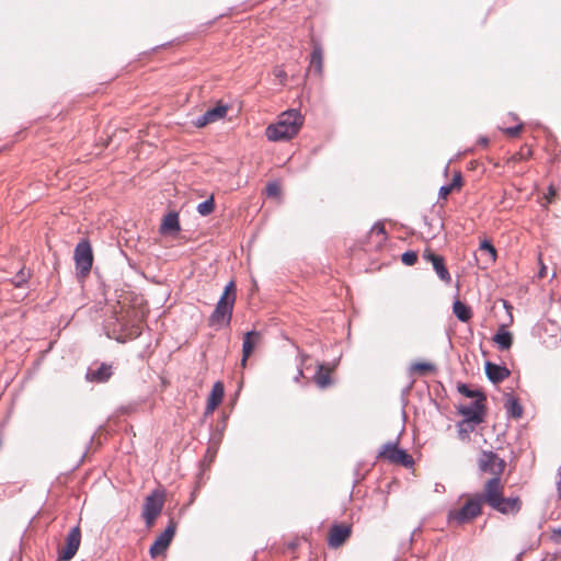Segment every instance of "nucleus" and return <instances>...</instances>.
<instances>
[{"label":"nucleus","mask_w":561,"mask_h":561,"mask_svg":"<svg viewBox=\"0 0 561 561\" xmlns=\"http://www.w3.org/2000/svg\"><path fill=\"white\" fill-rule=\"evenodd\" d=\"M302 126V117L297 110H289L282 113L275 124L266 128V137L271 141H283L291 139L298 134Z\"/></svg>","instance_id":"f257e3e1"},{"label":"nucleus","mask_w":561,"mask_h":561,"mask_svg":"<svg viewBox=\"0 0 561 561\" xmlns=\"http://www.w3.org/2000/svg\"><path fill=\"white\" fill-rule=\"evenodd\" d=\"M236 297V285L231 280L225 286L224 293L209 317L208 323L210 327L220 329L230 323Z\"/></svg>","instance_id":"f03ea898"},{"label":"nucleus","mask_w":561,"mask_h":561,"mask_svg":"<svg viewBox=\"0 0 561 561\" xmlns=\"http://www.w3.org/2000/svg\"><path fill=\"white\" fill-rule=\"evenodd\" d=\"M483 501L493 510L505 514L516 515L522 508V501L518 496H504V493H482Z\"/></svg>","instance_id":"7ed1b4c3"},{"label":"nucleus","mask_w":561,"mask_h":561,"mask_svg":"<svg viewBox=\"0 0 561 561\" xmlns=\"http://www.w3.org/2000/svg\"><path fill=\"white\" fill-rule=\"evenodd\" d=\"M378 458L385 459L392 465H399L404 468H411L414 465L413 457L404 449L399 448L398 443H387L382 445L378 453Z\"/></svg>","instance_id":"20e7f679"},{"label":"nucleus","mask_w":561,"mask_h":561,"mask_svg":"<svg viewBox=\"0 0 561 561\" xmlns=\"http://www.w3.org/2000/svg\"><path fill=\"white\" fill-rule=\"evenodd\" d=\"M481 513L480 500L469 499L465 505L459 510H451L448 512L447 518L449 523H457L458 525L466 524L474 519Z\"/></svg>","instance_id":"39448f33"},{"label":"nucleus","mask_w":561,"mask_h":561,"mask_svg":"<svg viewBox=\"0 0 561 561\" xmlns=\"http://www.w3.org/2000/svg\"><path fill=\"white\" fill-rule=\"evenodd\" d=\"M73 259L78 275L87 276L93 264L92 248L87 240H82L76 245Z\"/></svg>","instance_id":"423d86ee"},{"label":"nucleus","mask_w":561,"mask_h":561,"mask_svg":"<svg viewBox=\"0 0 561 561\" xmlns=\"http://www.w3.org/2000/svg\"><path fill=\"white\" fill-rule=\"evenodd\" d=\"M163 493H150L145 500L141 515L148 527L152 526L163 508L164 499L160 496Z\"/></svg>","instance_id":"0eeeda50"},{"label":"nucleus","mask_w":561,"mask_h":561,"mask_svg":"<svg viewBox=\"0 0 561 561\" xmlns=\"http://www.w3.org/2000/svg\"><path fill=\"white\" fill-rule=\"evenodd\" d=\"M81 542V530L79 526L70 529L66 537V545L59 549L57 561H70L77 553Z\"/></svg>","instance_id":"6e6552de"},{"label":"nucleus","mask_w":561,"mask_h":561,"mask_svg":"<svg viewBox=\"0 0 561 561\" xmlns=\"http://www.w3.org/2000/svg\"><path fill=\"white\" fill-rule=\"evenodd\" d=\"M479 467L483 472L501 476L506 467V462L492 451H483L479 459Z\"/></svg>","instance_id":"1a4fd4ad"},{"label":"nucleus","mask_w":561,"mask_h":561,"mask_svg":"<svg viewBox=\"0 0 561 561\" xmlns=\"http://www.w3.org/2000/svg\"><path fill=\"white\" fill-rule=\"evenodd\" d=\"M484 401L485 397L480 396V398L476 399L469 405H461L459 413L465 417L466 422L480 424L483 422Z\"/></svg>","instance_id":"9d476101"},{"label":"nucleus","mask_w":561,"mask_h":561,"mask_svg":"<svg viewBox=\"0 0 561 561\" xmlns=\"http://www.w3.org/2000/svg\"><path fill=\"white\" fill-rule=\"evenodd\" d=\"M175 534V526L171 523L153 541L149 548V554L152 559L162 554L170 546Z\"/></svg>","instance_id":"9b49d317"},{"label":"nucleus","mask_w":561,"mask_h":561,"mask_svg":"<svg viewBox=\"0 0 561 561\" xmlns=\"http://www.w3.org/2000/svg\"><path fill=\"white\" fill-rule=\"evenodd\" d=\"M352 528L351 526L343 524H333L330 528V534L328 538V545L331 548L341 547L351 536Z\"/></svg>","instance_id":"f8f14e48"},{"label":"nucleus","mask_w":561,"mask_h":561,"mask_svg":"<svg viewBox=\"0 0 561 561\" xmlns=\"http://www.w3.org/2000/svg\"><path fill=\"white\" fill-rule=\"evenodd\" d=\"M228 107L226 105H217L207 110L203 115L198 116L195 121V126L204 127L210 123L224 118L227 114Z\"/></svg>","instance_id":"ddd939ff"},{"label":"nucleus","mask_w":561,"mask_h":561,"mask_svg":"<svg viewBox=\"0 0 561 561\" xmlns=\"http://www.w3.org/2000/svg\"><path fill=\"white\" fill-rule=\"evenodd\" d=\"M261 340V334L257 331H250L244 334L242 344V359L241 366L245 367L249 356L253 353L255 346Z\"/></svg>","instance_id":"4468645a"},{"label":"nucleus","mask_w":561,"mask_h":561,"mask_svg":"<svg viewBox=\"0 0 561 561\" xmlns=\"http://www.w3.org/2000/svg\"><path fill=\"white\" fill-rule=\"evenodd\" d=\"M424 257L432 262L433 268L435 270L437 276L445 283H450L451 277L448 270L445 266L444 259L434 253H426Z\"/></svg>","instance_id":"2eb2a0df"},{"label":"nucleus","mask_w":561,"mask_h":561,"mask_svg":"<svg viewBox=\"0 0 561 561\" xmlns=\"http://www.w3.org/2000/svg\"><path fill=\"white\" fill-rule=\"evenodd\" d=\"M480 262L482 264L483 268L489 267L492 265L496 260V250L495 248L488 241L484 240L480 244Z\"/></svg>","instance_id":"dca6fc26"},{"label":"nucleus","mask_w":561,"mask_h":561,"mask_svg":"<svg viewBox=\"0 0 561 561\" xmlns=\"http://www.w3.org/2000/svg\"><path fill=\"white\" fill-rule=\"evenodd\" d=\"M485 374L492 382L496 383L508 377L510 371L503 366L488 362L485 364Z\"/></svg>","instance_id":"f3484780"},{"label":"nucleus","mask_w":561,"mask_h":561,"mask_svg":"<svg viewBox=\"0 0 561 561\" xmlns=\"http://www.w3.org/2000/svg\"><path fill=\"white\" fill-rule=\"evenodd\" d=\"M112 376V366L102 364L98 369H89L87 379L94 382H105Z\"/></svg>","instance_id":"a211bd4d"},{"label":"nucleus","mask_w":561,"mask_h":561,"mask_svg":"<svg viewBox=\"0 0 561 561\" xmlns=\"http://www.w3.org/2000/svg\"><path fill=\"white\" fill-rule=\"evenodd\" d=\"M179 215L175 211L168 213L161 222L160 231L162 233H176L180 231Z\"/></svg>","instance_id":"6ab92c4d"},{"label":"nucleus","mask_w":561,"mask_h":561,"mask_svg":"<svg viewBox=\"0 0 561 561\" xmlns=\"http://www.w3.org/2000/svg\"><path fill=\"white\" fill-rule=\"evenodd\" d=\"M224 398V386L221 382H216L211 389L210 396L207 400L206 413H213Z\"/></svg>","instance_id":"aec40b11"},{"label":"nucleus","mask_w":561,"mask_h":561,"mask_svg":"<svg viewBox=\"0 0 561 561\" xmlns=\"http://www.w3.org/2000/svg\"><path fill=\"white\" fill-rule=\"evenodd\" d=\"M493 341L496 343L499 348L502 351H506V350L511 348V346L513 344L512 334L508 331L504 330L503 328H501L495 333V335L493 336Z\"/></svg>","instance_id":"412c9836"},{"label":"nucleus","mask_w":561,"mask_h":561,"mask_svg":"<svg viewBox=\"0 0 561 561\" xmlns=\"http://www.w3.org/2000/svg\"><path fill=\"white\" fill-rule=\"evenodd\" d=\"M453 311L461 322H468L472 317L471 309L460 300L454 302Z\"/></svg>","instance_id":"4be33fe9"},{"label":"nucleus","mask_w":561,"mask_h":561,"mask_svg":"<svg viewBox=\"0 0 561 561\" xmlns=\"http://www.w3.org/2000/svg\"><path fill=\"white\" fill-rule=\"evenodd\" d=\"M461 181L462 179L460 172L455 173L450 184L443 185L439 188V197L446 198L454 190H459L461 187Z\"/></svg>","instance_id":"5701e85b"},{"label":"nucleus","mask_w":561,"mask_h":561,"mask_svg":"<svg viewBox=\"0 0 561 561\" xmlns=\"http://www.w3.org/2000/svg\"><path fill=\"white\" fill-rule=\"evenodd\" d=\"M318 371L314 375V382L319 388L324 389L331 385V377L329 371H323V365L319 364Z\"/></svg>","instance_id":"b1692460"},{"label":"nucleus","mask_w":561,"mask_h":561,"mask_svg":"<svg viewBox=\"0 0 561 561\" xmlns=\"http://www.w3.org/2000/svg\"><path fill=\"white\" fill-rule=\"evenodd\" d=\"M310 69H313L317 73H321L322 71V49L320 46L313 47L310 60Z\"/></svg>","instance_id":"393cba45"},{"label":"nucleus","mask_w":561,"mask_h":561,"mask_svg":"<svg viewBox=\"0 0 561 561\" xmlns=\"http://www.w3.org/2000/svg\"><path fill=\"white\" fill-rule=\"evenodd\" d=\"M411 373L426 374L435 370V366L431 363H414L410 367Z\"/></svg>","instance_id":"a878e982"},{"label":"nucleus","mask_w":561,"mask_h":561,"mask_svg":"<svg viewBox=\"0 0 561 561\" xmlns=\"http://www.w3.org/2000/svg\"><path fill=\"white\" fill-rule=\"evenodd\" d=\"M214 207H215V204H214V198L210 197L206 201H204L203 203L198 204L197 206V211L202 215V216H207L209 214L213 213L214 210Z\"/></svg>","instance_id":"bb28decb"},{"label":"nucleus","mask_w":561,"mask_h":561,"mask_svg":"<svg viewBox=\"0 0 561 561\" xmlns=\"http://www.w3.org/2000/svg\"><path fill=\"white\" fill-rule=\"evenodd\" d=\"M501 476H493L485 482L484 491H501L503 489L501 484Z\"/></svg>","instance_id":"cd10ccee"},{"label":"nucleus","mask_w":561,"mask_h":561,"mask_svg":"<svg viewBox=\"0 0 561 561\" xmlns=\"http://www.w3.org/2000/svg\"><path fill=\"white\" fill-rule=\"evenodd\" d=\"M507 410L514 417H520L523 414V409L515 399L507 401Z\"/></svg>","instance_id":"c85d7f7f"},{"label":"nucleus","mask_w":561,"mask_h":561,"mask_svg":"<svg viewBox=\"0 0 561 561\" xmlns=\"http://www.w3.org/2000/svg\"><path fill=\"white\" fill-rule=\"evenodd\" d=\"M458 391L466 396L467 398H480V396H484L483 393H481L480 391L478 390H471L467 385L465 383H461L458 386Z\"/></svg>","instance_id":"c756f323"},{"label":"nucleus","mask_w":561,"mask_h":561,"mask_svg":"<svg viewBox=\"0 0 561 561\" xmlns=\"http://www.w3.org/2000/svg\"><path fill=\"white\" fill-rule=\"evenodd\" d=\"M140 335V330L138 327H135L133 329H130V331L128 333H123V334H119L118 336H116L115 339L118 341V342H126L127 340H131V339H135L137 336Z\"/></svg>","instance_id":"7c9ffc66"},{"label":"nucleus","mask_w":561,"mask_h":561,"mask_svg":"<svg viewBox=\"0 0 561 561\" xmlns=\"http://www.w3.org/2000/svg\"><path fill=\"white\" fill-rule=\"evenodd\" d=\"M416 261H417V255L413 251H408L402 254V262L408 266L413 265Z\"/></svg>","instance_id":"2f4dec72"},{"label":"nucleus","mask_w":561,"mask_h":561,"mask_svg":"<svg viewBox=\"0 0 561 561\" xmlns=\"http://www.w3.org/2000/svg\"><path fill=\"white\" fill-rule=\"evenodd\" d=\"M266 194L271 197H276L280 194V187L277 183H270L266 186Z\"/></svg>","instance_id":"473e14b6"},{"label":"nucleus","mask_w":561,"mask_h":561,"mask_svg":"<svg viewBox=\"0 0 561 561\" xmlns=\"http://www.w3.org/2000/svg\"><path fill=\"white\" fill-rule=\"evenodd\" d=\"M522 128H523V124H518L517 126L505 128L504 131L508 136L515 137V136H517L519 134Z\"/></svg>","instance_id":"72a5a7b5"},{"label":"nucleus","mask_w":561,"mask_h":561,"mask_svg":"<svg viewBox=\"0 0 561 561\" xmlns=\"http://www.w3.org/2000/svg\"><path fill=\"white\" fill-rule=\"evenodd\" d=\"M557 192L552 185L548 188V194L545 196L547 199V204L551 203L552 198L556 196Z\"/></svg>","instance_id":"f704fd0d"},{"label":"nucleus","mask_w":561,"mask_h":561,"mask_svg":"<svg viewBox=\"0 0 561 561\" xmlns=\"http://www.w3.org/2000/svg\"><path fill=\"white\" fill-rule=\"evenodd\" d=\"M560 538H561V527L553 529L552 535H551V539L556 543H559Z\"/></svg>","instance_id":"c9c22d12"},{"label":"nucleus","mask_w":561,"mask_h":561,"mask_svg":"<svg viewBox=\"0 0 561 561\" xmlns=\"http://www.w3.org/2000/svg\"><path fill=\"white\" fill-rule=\"evenodd\" d=\"M274 73L280 80V82H283L286 78V73L282 68H275Z\"/></svg>","instance_id":"e433bc0d"},{"label":"nucleus","mask_w":561,"mask_h":561,"mask_svg":"<svg viewBox=\"0 0 561 561\" xmlns=\"http://www.w3.org/2000/svg\"><path fill=\"white\" fill-rule=\"evenodd\" d=\"M373 231H375L377 233H385V228L382 225H376V226H374Z\"/></svg>","instance_id":"4c0bfd02"},{"label":"nucleus","mask_w":561,"mask_h":561,"mask_svg":"<svg viewBox=\"0 0 561 561\" xmlns=\"http://www.w3.org/2000/svg\"><path fill=\"white\" fill-rule=\"evenodd\" d=\"M557 488H558V491H561V467L558 470Z\"/></svg>","instance_id":"58836bf2"},{"label":"nucleus","mask_w":561,"mask_h":561,"mask_svg":"<svg viewBox=\"0 0 561 561\" xmlns=\"http://www.w3.org/2000/svg\"><path fill=\"white\" fill-rule=\"evenodd\" d=\"M304 376V371L301 368L298 369L297 375L294 377V380L298 382L300 378Z\"/></svg>","instance_id":"ea45409f"},{"label":"nucleus","mask_w":561,"mask_h":561,"mask_svg":"<svg viewBox=\"0 0 561 561\" xmlns=\"http://www.w3.org/2000/svg\"><path fill=\"white\" fill-rule=\"evenodd\" d=\"M546 276V266L541 265V268L539 271V277L542 278Z\"/></svg>","instance_id":"a19ab883"},{"label":"nucleus","mask_w":561,"mask_h":561,"mask_svg":"<svg viewBox=\"0 0 561 561\" xmlns=\"http://www.w3.org/2000/svg\"><path fill=\"white\" fill-rule=\"evenodd\" d=\"M559 495H560V499H561V493H559Z\"/></svg>","instance_id":"79ce46f5"}]
</instances>
